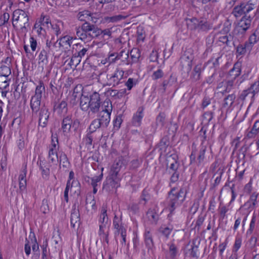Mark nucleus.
I'll return each instance as SVG.
<instances>
[{"instance_id": "f257e3e1", "label": "nucleus", "mask_w": 259, "mask_h": 259, "mask_svg": "<svg viewBox=\"0 0 259 259\" xmlns=\"http://www.w3.org/2000/svg\"><path fill=\"white\" fill-rule=\"evenodd\" d=\"M12 19V25L14 27L19 22L21 26V32L25 33L28 31V28H30V26L27 12L20 9L16 10L13 12Z\"/></svg>"}, {"instance_id": "f03ea898", "label": "nucleus", "mask_w": 259, "mask_h": 259, "mask_svg": "<svg viewBox=\"0 0 259 259\" xmlns=\"http://www.w3.org/2000/svg\"><path fill=\"white\" fill-rule=\"evenodd\" d=\"M124 71L117 68L113 74L106 75L107 81L103 84V86H111L115 87L122 83Z\"/></svg>"}, {"instance_id": "7ed1b4c3", "label": "nucleus", "mask_w": 259, "mask_h": 259, "mask_svg": "<svg viewBox=\"0 0 259 259\" xmlns=\"http://www.w3.org/2000/svg\"><path fill=\"white\" fill-rule=\"evenodd\" d=\"M98 27L96 25L92 24L88 21L84 22L80 26L76 27V34L79 39L85 41L86 38L91 31H94Z\"/></svg>"}, {"instance_id": "20e7f679", "label": "nucleus", "mask_w": 259, "mask_h": 259, "mask_svg": "<svg viewBox=\"0 0 259 259\" xmlns=\"http://www.w3.org/2000/svg\"><path fill=\"white\" fill-rule=\"evenodd\" d=\"M120 178H116L108 175L103 184L102 190L107 193H112L120 187Z\"/></svg>"}, {"instance_id": "39448f33", "label": "nucleus", "mask_w": 259, "mask_h": 259, "mask_svg": "<svg viewBox=\"0 0 259 259\" xmlns=\"http://www.w3.org/2000/svg\"><path fill=\"white\" fill-rule=\"evenodd\" d=\"M89 103L90 105L88 112L89 115L91 113L92 114H96L99 112L101 102L100 95L98 92H94L90 95V102H89Z\"/></svg>"}, {"instance_id": "423d86ee", "label": "nucleus", "mask_w": 259, "mask_h": 259, "mask_svg": "<svg viewBox=\"0 0 259 259\" xmlns=\"http://www.w3.org/2000/svg\"><path fill=\"white\" fill-rule=\"evenodd\" d=\"M241 64L240 62H236L234 64L233 67L229 71V76L231 77V80L227 82V88L224 92H229L233 84V80L238 77L241 72Z\"/></svg>"}, {"instance_id": "0eeeda50", "label": "nucleus", "mask_w": 259, "mask_h": 259, "mask_svg": "<svg viewBox=\"0 0 259 259\" xmlns=\"http://www.w3.org/2000/svg\"><path fill=\"white\" fill-rule=\"evenodd\" d=\"M168 209L170 213L168 214V217H170L174 211L176 209L177 206L176 204L178 202V190L176 187L174 186L172 187L171 190L168 192Z\"/></svg>"}, {"instance_id": "6e6552de", "label": "nucleus", "mask_w": 259, "mask_h": 259, "mask_svg": "<svg viewBox=\"0 0 259 259\" xmlns=\"http://www.w3.org/2000/svg\"><path fill=\"white\" fill-rule=\"evenodd\" d=\"M253 16L244 15L238 23L236 30L238 33L244 34L250 28Z\"/></svg>"}, {"instance_id": "1a4fd4ad", "label": "nucleus", "mask_w": 259, "mask_h": 259, "mask_svg": "<svg viewBox=\"0 0 259 259\" xmlns=\"http://www.w3.org/2000/svg\"><path fill=\"white\" fill-rule=\"evenodd\" d=\"M259 92V80H257L252 83L250 87L247 90L242 91L240 95V99L244 100L246 98L249 96L253 98L255 94Z\"/></svg>"}, {"instance_id": "9d476101", "label": "nucleus", "mask_w": 259, "mask_h": 259, "mask_svg": "<svg viewBox=\"0 0 259 259\" xmlns=\"http://www.w3.org/2000/svg\"><path fill=\"white\" fill-rule=\"evenodd\" d=\"M206 149V148L205 146H202L198 153L195 148H193L190 155L191 163H192L193 162H195L196 161V157L197 156L196 162L198 165H200L204 159Z\"/></svg>"}, {"instance_id": "9b49d317", "label": "nucleus", "mask_w": 259, "mask_h": 259, "mask_svg": "<svg viewBox=\"0 0 259 259\" xmlns=\"http://www.w3.org/2000/svg\"><path fill=\"white\" fill-rule=\"evenodd\" d=\"M70 224L72 228L78 229L80 225V213L78 208L74 204L71 209Z\"/></svg>"}, {"instance_id": "f8f14e48", "label": "nucleus", "mask_w": 259, "mask_h": 259, "mask_svg": "<svg viewBox=\"0 0 259 259\" xmlns=\"http://www.w3.org/2000/svg\"><path fill=\"white\" fill-rule=\"evenodd\" d=\"M53 112L59 115H64L68 112L67 103L65 100H58L53 103Z\"/></svg>"}, {"instance_id": "ddd939ff", "label": "nucleus", "mask_w": 259, "mask_h": 259, "mask_svg": "<svg viewBox=\"0 0 259 259\" xmlns=\"http://www.w3.org/2000/svg\"><path fill=\"white\" fill-rule=\"evenodd\" d=\"M50 116L48 109L45 106L41 107L38 114V125L42 127L47 126Z\"/></svg>"}, {"instance_id": "4468645a", "label": "nucleus", "mask_w": 259, "mask_h": 259, "mask_svg": "<svg viewBox=\"0 0 259 259\" xmlns=\"http://www.w3.org/2000/svg\"><path fill=\"white\" fill-rule=\"evenodd\" d=\"M58 40L52 41L51 40L47 39L46 40V50L49 54H52L55 57L60 52V47L58 44Z\"/></svg>"}, {"instance_id": "2eb2a0df", "label": "nucleus", "mask_w": 259, "mask_h": 259, "mask_svg": "<svg viewBox=\"0 0 259 259\" xmlns=\"http://www.w3.org/2000/svg\"><path fill=\"white\" fill-rule=\"evenodd\" d=\"M122 164L123 162L121 158L116 159L111 166L109 175L116 178H120L119 172Z\"/></svg>"}, {"instance_id": "dca6fc26", "label": "nucleus", "mask_w": 259, "mask_h": 259, "mask_svg": "<svg viewBox=\"0 0 259 259\" xmlns=\"http://www.w3.org/2000/svg\"><path fill=\"white\" fill-rule=\"evenodd\" d=\"M27 174V166L26 165L23 166L20 174L19 176V191L22 193L26 188V176Z\"/></svg>"}, {"instance_id": "f3484780", "label": "nucleus", "mask_w": 259, "mask_h": 259, "mask_svg": "<svg viewBox=\"0 0 259 259\" xmlns=\"http://www.w3.org/2000/svg\"><path fill=\"white\" fill-rule=\"evenodd\" d=\"M72 124L71 116L67 115L63 118L61 129L64 135H66L70 132Z\"/></svg>"}, {"instance_id": "a211bd4d", "label": "nucleus", "mask_w": 259, "mask_h": 259, "mask_svg": "<svg viewBox=\"0 0 259 259\" xmlns=\"http://www.w3.org/2000/svg\"><path fill=\"white\" fill-rule=\"evenodd\" d=\"M258 196V193L253 192L250 195L249 199L244 203V206L247 207V209L250 211L254 209L257 206L258 201L257 199Z\"/></svg>"}, {"instance_id": "6ab92c4d", "label": "nucleus", "mask_w": 259, "mask_h": 259, "mask_svg": "<svg viewBox=\"0 0 259 259\" xmlns=\"http://www.w3.org/2000/svg\"><path fill=\"white\" fill-rule=\"evenodd\" d=\"M143 110V107H139L137 112L134 114L132 120V124L133 126L136 127L141 126L142 119L144 116Z\"/></svg>"}, {"instance_id": "aec40b11", "label": "nucleus", "mask_w": 259, "mask_h": 259, "mask_svg": "<svg viewBox=\"0 0 259 259\" xmlns=\"http://www.w3.org/2000/svg\"><path fill=\"white\" fill-rule=\"evenodd\" d=\"M76 48L73 47V54L78 58L81 60V58L85 56L87 52L89 50V47H84L80 44L75 45Z\"/></svg>"}, {"instance_id": "412c9836", "label": "nucleus", "mask_w": 259, "mask_h": 259, "mask_svg": "<svg viewBox=\"0 0 259 259\" xmlns=\"http://www.w3.org/2000/svg\"><path fill=\"white\" fill-rule=\"evenodd\" d=\"M191 21L195 25V28H197L202 31H207L211 27L210 24L206 21H199L196 18H193L191 19Z\"/></svg>"}, {"instance_id": "4be33fe9", "label": "nucleus", "mask_w": 259, "mask_h": 259, "mask_svg": "<svg viewBox=\"0 0 259 259\" xmlns=\"http://www.w3.org/2000/svg\"><path fill=\"white\" fill-rule=\"evenodd\" d=\"M98 113L97 119L101 122L103 127H107L110 121L111 114L103 111H100Z\"/></svg>"}, {"instance_id": "5701e85b", "label": "nucleus", "mask_w": 259, "mask_h": 259, "mask_svg": "<svg viewBox=\"0 0 259 259\" xmlns=\"http://www.w3.org/2000/svg\"><path fill=\"white\" fill-rule=\"evenodd\" d=\"M37 164H39V168L41 171L42 178L48 179L50 175V170L47 162L45 160H39L37 161Z\"/></svg>"}, {"instance_id": "b1692460", "label": "nucleus", "mask_w": 259, "mask_h": 259, "mask_svg": "<svg viewBox=\"0 0 259 259\" xmlns=\"http://www.w3.org/2000/svg\"><path fill=\"white\" fill-rule=\"evenodd\" d=\"M41 99L32 97L30 100V106L32 115L36 114L40 110Z\"/></svg>"}, {"instance_id": "393cba45", "label": "nucleus", "mask_w": 259, "mask_h": 259, "mask_svg": "<svg viewBox=\"0 0 259 259\" xmlns=\"http://www.w3.org/2000/svg\"><path fill=\"white\" fill-rule=\"evenodd\" d=\"M107 93L110 97L113 98L114 99H119L122 98L126 94V90L124 89L118 91L110 89L107 91Z\"/></svg>"}, {"instance_id": "a878e982", "label": "nucleus", "mask_w": 259, "mask_h": 259, "mask_svg": "<svg viewBox=\"0 0 259 259\" xmlns=\"http://www.w3.org/2000/svg\"><path fill=\"white\" fill-rule=\"evenodd\" d=\"M73 37L69 35H65L60 37L58 40L60 41L58 45L60 47L65 46L66 49L70 48L72 44Z\"/></svg>"}, {"instance_id": "bb28decb", "label": "nucleus", "mask_w": 259, "mask_h": 259, "mask_svg": "<svg viewBox=\"0 0 259 259\" xmlns=\"http://www.w3.org/2000/svg\"><path fill=\"white\" fill-rule=\"evenodd\" d=\"M251 45L246 41L244 44H239L236 48V53L238 55H244L247 51H250L251 50Z\"/></svg>"}, {"instance_id": "cd10ccee", "label": "nucleus", "mask_w": 259, "mask_h": 259, "mask_svg": "<svg viewBox=\"0 0 259 259\" xmlns=\"http://www.w3.org/2000/svg\"><path fill=\"white\" fill-rule=\"evenodd\" d=\"M243 10L244 11V15L251 16L249 13L255 9L256 8V2L254 0L249 1L246 4H243ZM255 14L252 15L253 17Z\"/></svg>"}, {"instance_id": "c85d7f7f", "label": "nucleus", "mask_w": 259, "mask_h": 259, "mask_svg": "<svg viewBox=\"0 0 259 259\" xmlns=\"http://www.w3.org/2000/svg\"><path fill=\"white\" fill-rule=\"evenodd\" d=\"M87 178L89 180L91 179V185L93 188V193L95 194L98 191V183L100 182L103 179V174H101L99 176H96L91 178L89 177H88Z\"/></svg>"}, {"instance_id": "c756f323", "label": "nucleus", "mask_w": 259, "mask_h": 259, "mask_svg": "<svg viewBox=\"0 0 259 259\" xmlns=\"http://www.w3.org/2000/svg\"><path fill=\"white\" fill-rule=\"evenodd\" d=\"M90 97L83 94L80 98V109L84 111H87L90 108Z\"/></svg>"}, {"instance_id": "7c9ffc66", "label": "nucleus", "mask_w": 259, "mask_h": 259, "mask_svg": "<svg viewBox=\"0 0 259 259\" xmlns=\"http://www.w3.org/2000/svg\"><path fill=\"white\" fill-rule=\"evenodd\" d=\"M145 243L148 249H152L154 246V242L152 234L149 230H146L144 233Z\"/></svg>"}, {"instance_id": "2f4dec72", "label": "nucleus", "mask_w": 259, "mask_h": 259, "mask_svg": "<svg viewBox=\"0 0 259 259\" xmlns=\"http://www.w3.org/2000/svg\"><path fill=\"white\" fill-rule=\"evenodd\" d=\"M259 133V120H256L251 129L247 134L246 137L249 139L254 138Z\"/></svg>"}, {"instance_id": "473e14b6", "label": "nucleus", "mask_w": 259, "mask_h": 259, "mask_svg": "<svg viewBox=\"0 0 259 259\" xmlns=\"http://www.w3.org/2000/svg\"><path fill=\"white\" fill-rule=\"evenodd\" d=\"M57 159L60 162V164H62L63 167L67 168L69 166L70 163L66 154L64 152L62 151L59 152V156Z\"/></svg>"}, {"instance_id": "72a5a7b5", "label": "nucleus", "mask_w": 259, "mask_h": 259, "mask_svg": "<svg viewBox=\"0 0 259 259\" xmlns=\"http://www.w3.org/2000/svg\"><path fill=\"white\" fill-rule=\"evenodd\" d=\"M169 145V140L167 136H164L161 138L159 143L157 145V148H159V150L162 153L165 151L166 147Z\"/></svg>"}, {"instance_id": "f704fd0d", "label": "nucleus", "mask_w": 259, "mask_h": 259, "mask_svg": "<svg viewBox=\"0 0 259 259\" xmlns=\"http://www.w3.org/2000/svg\"><path fill=\"white\" fill-rule=\"evenodd\" d=\"M49 53L46 49H42L38 55V63H42L43 65H47L48 63Z\"/></svg>"}, {"instance_id": "c9c22d12", "label": "nucleus", "mask_w": 259, "mask_h": 259, "mask_svg": "<svg viewBox=\"0 0 259 259\" xmlns=\"http://www.w3.org/2000/svg\"><path fill=\"white\" fill-rule=\"evenodd\" d=\"M100 127H103V126L99 120L97 118H96L91 122L88 128V131L94 133L97 129H99Z\"/></svg>"}, {"instance_id": "e433bc0d", "label": "nucleus", "mask_w": 259, "mask_h": 259, "mask_svg": "<svg viewBox=\"0 0 259 259\" xmlns=\"http://www.w3.org/2000/svg\"><path fill=\"white\" fill-rule=\"evenodd\" d=\"M201 73V65L198 64L195 66L192 73L191 77L194 81L200 79Z\"/></svg>"}, {"instance_id": "4c0bfd02", "label": "nucleus", "mask_w": 259, "mask_h": 259, "mask_svg": "<svg viewBox=\"0 0 259 259\" xmlns=\"http://www.w3.org/2000/svg\"><path fill=\"white\" fill-rule=\"evenodd\" d=\"M257 222V216L255 213H253L251 220L250 222L249 229L247 230L246 235H250L252 234L255 228L256 224Z\"/></svg>"}, {"instance_id": "58836bf2", "label": "nucleus", "mask_w": 259, "mask_h": 259, "mask_svg": "<svg viewBox=\"0 0 259 259\" xmlns=\"http://www.w3.org/2000/svg\"><path fill=\"white\" fill-rule=\"evenodd\" d=\"M126 17V16L119 14L111 17H106L105 20L108 22L115 23L124 20Z\"/></svg>"}, {"instance_id": "ea45409f", "label": "nucleus", "mask_w": 259, "mask_h": 259, "mask_svg": "<svg viewBox=\"0 0 259 259\" xmlns=\"http://www.w3.org/2000/svg\"><path fill=\"white\" fill-rule=\"evenodd\" d=\"M45 88L42 81L39 82V84L36 87L35 95L32 97L41 99L42 93L45 91Z\"/></svg>"}, {"instance_id": "a19ab883", "label": "nucleus", "mask_w": 259, "mask_h": 259, "mask_svg": "<svg viewBox=\"0 0 259 259\" xmlns=\"http://www.w3.org/2000/svg\"><path fill=\"white\" fill-rule=\"evenodd\" d=\"M147 215L149 221L152 223H156L158 220V214L155 209H149L147 212Z\"/></svg>"}, {"instance_id": "79ce46f5", "label": "nucleus", "mask_w": 259, "mask_h": 259, "mask_svg": "<svg viewBox=\"0 0 259 259\" xmlns=\"http://www.w3.org/2000/svg\"><path fill=\"white\" fill-rule=\"evenodd\" d=\"M29 237L31 238L32 252H39V245L34 232H30Z\"/></svg>"}, {"instance_id": "37998d69", "label": "nucleus", "mask_w": 259, "mask_h": 259, "mask_svg": "<svg viewBox=\"0 0 259 259\" xmlns=\"http://www.w3.org/2000/svg\"><path fill=\"white\" fill-rule=\"evenodd\" d=\"M10 82L11 78L0 76V90L8 89Z\"/></svg>"}, {"instance_id": "c03bdc74", "label": "nucleus", "mask_w": 259, "mask_h": 259, "mask_svg": "<svg viewBox=\"0 0 259 259\" xmlns=\"http://www.w3.org/2000/svg\"><path fill=\"white\" fill-rule=\"evenodd\" d=\"M259 41V30H255L254 32L250 36L248 44L251 45V48L252 46Z\"/></svg>"}, {"instance_id": "a18cd8bd", "label": "nucleus", "mask_w": 259, "mask_h": 259, "mask_svg": "<svg viewBox=\"0 0 259 259\" xmlns=\"http://www.w3.org/2000/svg\"><path fill=\"white\" fill-rule=\"evenodd\" d=\"M122 54L117 53H111L108 57L105 59L106 62L109 63V64L115 63L116 60L120 59Z\"/></svg>"}, {"instance_id": "49530a36", "label": "nucleus", "mask_w": 259, "mask_h": 259, "mask_svg": "<svg viewBox=\"0 0 259 259\" xmlns=\"http://www.w3.org/2000/svg\"><path fill=\"white\" fill-rule=\"evenodd\" d=\"M172 229V227H166L164 225L159 228L158 231L162 235L167 238Z\"/></svg>"}, {"instance_id": "de8ad7c7", "label": "nucleus", "mask_w": 259, "mask_h": 259, "mask_svg": "<svg viewBox=\"0 0 259 259\" xmlns=\"http://www.w3.org/2000/svg\"><path fill=\"white\" fill-rule=\"evenodd\" d=\"M243 8V4H241L240 5L235 7L232 11V14L236 18L240 17L242 15L244 14Z\"/></svg>"}, {"instance_id": "09e8293b", "label": "nucleus", "mask_w": 259, "mask_h": 259, "mask_svg": "<svg viewBox=\"0 0 259 259\" xmlns=\"http://www.w3.org/2000/svg\"><path fill=\"white\" fill-rule=\"evenodd\" d=\"M90 15V11L88 10H83L81 12H79L77 15L78 19L80 21H88Z\"/></svg>"}, {"instance_id": "8fccbe9b", "label": "nucleus", "mask_w": 259, "mask_h": 259, "mask_svg": "<svg viewBox=\"0 0 259 259\" xmlns=\"http://www.w3.org/2000/svg\"><path fill=\"white\" fill-rule=\"evenodd\" d=\"M112 111V105L111 101L109 100H105L102 105V110L101 111L111 114Z\"/></svg>"}, {"instance_id": "3c124183", "label": "nucleus", "mask_w": 259, "mask_h": 259, "mask_svg": "<svg viewBox=\"0 0 259 259\" xmlns=\"http://www.w3.org/2000/svg\"><path fill=\"white\" fill-rule=\"evenodd\" d=\"M42 249L41 258L48 259V256L50 252V249L48 248V241L46 240L40 246Z\"/></svg>"}, {"instance_id": "603ef678", "label": "nucleus", "mask_w": 259, "mask_h": 259, "mask_svg": "<svg viewBox=\"0 0 259 259\" xmlns=\"http://www.w3.org/2000/svg\"><path fill=\"white\" fill-rule=\"evenodd\" d=\"M11 74V69L10 67L6 65H2L0 67V76L10 77Z\"/></svg>"}, {"instance_id": "864d4df0", "label": "nucleus", "mask_w": 259, "mask_h": 259, "mask_svg": "<svg viewBox=\"0 0 259 259\" xmlns=\"http://www.w3.org/2000/svg\"><path fill=\"white\" fill-rule=\"evenodd\" d=\"M99 223H108V217L107 214L106 208L103 207L101 209V214L100 215V218L99 220Z\"/></svg>"}, {"instance_id": "5fc2aeb1", "label": "nucleus", "mask_w": 259, "mask_h": 259, "mask_svg": "<svg viewBox=\"0 0 259 259\" xmlns=\"http://www.w3.org/2000/svg\"><path fill=\"white\" fill-rule=\"evenodd\" d=\"M235 98L236 96L234 94L229 95L224 99V106L230 107L234 103Z\"/></svg>"}, {"instance_id": "6e6d98bb", "label": "nucleus", "mask_w": 259, "mask_h": 259, "mask_svg": "<svg viewBox=\"0 0 259 259\" xmlns=\"http://www.w3.org/2000/svg\"><path fill=\"white\" fill-rule=\"evenodd\" d=\"M122 115L119 114L116 116L114 119L113 122V128L115 130L117 131L120 127L121 124L122 122Z\"/></svg>"}, {"instance_id": "4d7b16f0", "label": "nucleus", "mask_w": 259, "mask_h": 259, "mask_svg": "<svg viewBox=\"0 0 259 259\" xmlns=\"http://www.w3.org/2000/svg\"><path fill=\"white\" fill-rule=\"evenodd\" d=\"M99 37V27H97L96 29H95V31H91L89 32V35L87 37L85 41L88 42L91 41L94 38H96Z\"/></svg>"}, {"instance_id": "13d9d810", "label": "nucleus", "mask_w": 259, "mask_h": 259, "mask_svg": "<svg viewBox=\"0 0 259 259\" xmlns=\"http://www.w3.org/2000/svg\"><path fill=\"white\" fill-rule=\"evenodd\" d=\"M140 197L141 200L144 201V204L145 205L151 197L150 194L149 193V190L147 188L144 189L142 192Z\"/></svg>"}, {"instance_id": "bf43d9fd", "label": "nucleus", "mask_w": 259, "mask_h": 259, "mask_svg": "<svg viewBox=\"0 0 259 259\" xmlns=\"http://www.w3.org/2000/svg\"><path fill=\"white\" fill-rule=\"evenodd\" d=\"M142 162L141 159H135L131 161L130 165V169L131 170H136L141 165Z\"/></svg>"}, {"instance_id": "052dcab7", "label": "nucleus", "mask_w": 259, "mask_h": 259, "mask_svg": "<svg viewBox=\"0 0 259 259\" xmlns=\"http://www.w3.org/2000/svg\"><path fill=\"white\" fill-rule=\"evenodd\" d=\"M93 134V133L88 131L85 138H83V141L88 147H90L92 145L94 138L92 135Z\"/></svg>"}, {"instance_id": "680f3d73", "label": "nucleus", "mask_w": 259, "mask_h": 259, "mask_svg": "<svg viewBox=\"0 0 259 259\" xmlns=\"http://www.w3.org/2000/svg\"><path fill=\"white\" fill-rule=\"evenodd\" d=\"M99 36H101L102 38L107 37V39L112 37V32L110 29H101L99 27Z\"/></svg>"}, {"instance_id": "e2e57ef3", "label": "nucleus", "mask_w": 259, "mask_h": 259, "mask_svg": "<svg viewBox=\"0 0 259 259\" xmlns=\"http://www.w3.org/2000/svg\"><path fill=\"white\" fill-rule=\"evenodd\" d=\"M242 244V239L240 237H236L232 251L233 252H237L240 248Z\"/></svg>"}, {"instance_id": "0e129e2a", "label": "nucleus", "mask_w": 259, "mask_h": 259, "mask_svg": "<svg viewBox=\"0 0 259 259\" xmlns=\"http://www.w3.org/2000/svg\"><path fill=\"white\" fill-rule=\"evenodd\" d=\"M39 21L41 26L49 27V24L52 25L50 17L48 16L41 15Z\"/></svg>"}, {"instance_id": "69168bd1", "label": "nucleus", "mask_w": 259, "mask_h": 259, "mask_svg": "<svg viewBox=\"0 0 259 259\" xmlns=\"http://www.w3.org/2000/svg\"><path fill=\"white\" fill-rule=\"evenodd\" d=\"M57 151V150H53V149L49 150L48 158L52 163L55 161V158H58Z\"/></svg>"}, {"instance_id": "338daca9", "label": "nucleus", "mask_w": 259, "mask_h": 259, "mask_svg": "<svg viewBox=\"0 0 259 259\" xmlns=\"http://www.w3.org/2000/svg\"><path fill=\"white\" fill-rule=\"evenodd\" d=\"M232 38V37L230 34H229V35L224 34L223 36H220L219 37V40L220 42H221L224 44L229 45V43L230 41H231Z\"/></svg>"}, {"instance_id": "774afa93", "label": "nucleus", "mask_w": 259, "mask_h": 259, "mask_svg": "<svg viewBox=\"0 0 259 259\" xmlns=\"http://www.w3.org/2000/svg\"><path fill=\"white\" fill-rule=\"evenodd\" d=\"M131 58L133 62H137L139 60V58L140 57V54L139 52V50L138 49H133L131 51L130 53Z\"/></svg>"}]
</instances>
